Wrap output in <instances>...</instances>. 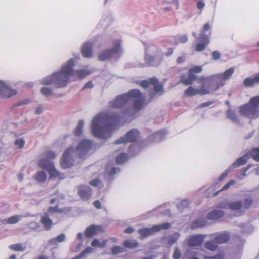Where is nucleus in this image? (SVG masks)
Masks as SVG:
<instances>
[{
  "mask_svg": "<svg viewBox=\"0 0 259 259\" xmlns=\"http://www.w3.org/2000/svg\"><path fill=\"white\" fill-rule=\"evenodd\" d=\"M132 100H134L133 109L126 108L122 112L121 116L115 112L100 113L96 115L91 124L93 135L98 138L110 137L112 131L122 120L125 122L127 115L132 117L134 112L140 110L147 103L139 89H132L126 94L117 96L110 103V106L116 109L122 108Z\"/></svg>",
  "mask_w": 259,
  "mask_h": 259,
  "instance_id": "f257e3e1",
  "label": "nucleus"
},
{
  "mask_svg": "<svg viewBox=\"0 0 259 259\" xmlns=\"http://www.w3.org/2000/svg\"><path fill=\"white\" fill-rule=\"evenodd\" d=\"M234 69L231 67L226 70L223 73L214 75L209 77H205L202 81L196 80L201 85L198 89L193 87H189L184 93V97H192L197 95H205L211 94L224 86L233 75Z\"/></svg>",
  "mask_w": 259,
  "mask_h": 259,
  "instance_id": "f03ea898",
  "label": "nucleus"
},
{
  "mask_svg": "<svg viewBox=\"0 0 259 259\" xmlns=\"http://www.w3.org/2000/svg\"><path fill=\"white\" fill-rule=\"evenodd\" d=\"M74 61L73 59L68 60L59 71L53 73L42 80L43 84H54L56 88H63L67 85L69 78L73 75L78 78H83L91 73L90 71L85 69L73 70Z\"/></svg>",
  "mask_w": 259,
  "mask_h": 259,
  "instance_id": "7ed1b4c3",
  "label": "nucleus"
},
{
  "mask_svg": "<svg viewBox=\"0 0 259 259\" xmlns=\"http://www.w3.org/2000/svg\"><path fill=\"white\" fill-rule=\"evenodd\" d=\"M239 113L246 117L253 119L259 117V96L251 98L248 104L240 106Z\"/></svg>",
  "mask_w": 259,
  "mask_h": 259,
  "instance_id": "20e7f679",
  "label": "nucleus"
},
{
  "mask_svg": "<svg viewBox=\"0 0 259 259\" xmlns=\"http://www.w3.org/2000/svg\"><path fill=\"white\" fill-rule=\"evenodd\" d=\"M140 85L144 89L152 88L153 91L156 94L162 95L164 92L163 85L155 77L148 79L143 80L140 82Z\"/></svg>",
  "mask_w": 259,
  "mask_h": 259,
  "instance_id": "39448f33",
  "label": "nucleus"
},
{
  "mask_svg": "<svg viewBox=\"0 0 259 259\" xmlns=\"http://www.w3.org/2000/svg\"><path fill=\"white\" fill-rule=\"evenodd\" d=\"M178 74L180 79V82L185 85H191L195 80H199L202 81L205 79V76H192L189 73V70L186 71L185 68L180 69L178 71Z\"/></svg>",
  "mask_w": 259,
  "mask_h": 259,
  "instance_id": "423d86ee",
  "label": "nucleus"
},
{
  "mask_svg": "<svg viewBox=\"0 0 259 259\" xmlns=\"http://www.w3.org/2000/svg\"><path fill=\"white\" fill-rule=\"evenodd\" d=\"M120 44V40H115L112 49H107L99 54V60L101 61H106L111 58L114 54L119 53L121 50Z\"/></svg>",
  "mask_w": 259,
  "mask_h": 259,
  "instance_id": "0eeeda50",
  "label": "nucleus"
},
{
  "mask_svg": "<svg viewBox=\"0 0 259 259\" xmlns=\"http://www.w3.org/2000/svg\"><path fill=\"white\" fill-rule=\"evenodd\" d=\"M39 166L46 170L50 178H60L59 172L55 168L54 163L48 159H41L38 162Z\"/></svg>",
  "mask_w": 259,
  "mask_h": 259,
  "instance_id": "6e6552de",
  "label": "nucleus"
},
{
  "mask_svg": "<svg viewBox=\"0 0 259 259\" xmlns=\"http://www.w3.org/2000/svg\"><path fill=\"white\" fill-rule=\"evenodd\" d=\"M170 226V224L168 223H164L161 224L155 225L151 228H141L138 230L139 233L143 237H147L155 232H158L161 230L168 229Z\"/></svg>",
  "mask_w": 259,
  "mask_h": 259,
  "instance_id": "1a4fd4ad",
  "label": "nucleus"
},
{
  "mask_svg": "<svg viewBox=\"0 0 259 259\" xmlns=\"http://www.w3.org/2000/svg\"><path fill=\"white\" fill-rule=\"evenodd\" d=\"M75 151L73 147H69L65 150L60 161L61 166L63 168H69L73 165L72 155Z\"/></svg>",
  "mask_w": 259,
  "mask_h": 259,
  "instance_id": "9d476101",
  "label": "nucleus"
},
{
  "mask_svg": "<svg viewBox=\"0 0 259 259\" xmlns=\"http://www.w3.org/2000/svg\"><path fill=\"white\" fill-rule=\"evenodd\" d=\"M140 137V133L136 129H132L126 133L124 137L116 140L115 144H119L121 143L126 144L129 142H133L137 141Z\"/></svg>",
  "mask_w": 259,
  "mask_h": 259,
  "instance_id": "9b49d317",
  "label": "nucleus"
},
{
  "mask_svg": "<svg viewBox=\"0 0 259 259\" xmlns=\"http://www.w3.org/2000/svg\"><path fill=\"white\" fill-rule=\"evenodd\" d=\"M16 94V90L11 89L4 82L0 81V99L10 98Z\"/></svg>",
  "mask_w": 259,
  "mask_h": 259,
  "instance_id": "f8f14e48",
  "label": "nucleus"
},
{
  "mask_svg": "<svg viewBox=\"0 0 259 259\" xmlns=\"http://www.w3.org/2000/svg\"><path fill=\"white\" fill-rule=\"evenodd\" d=\"M205 235H195L190 237L187 241L188 245L190 247L198 246L202 244Z\"/></svg>",
  "mask_w": 259,
  "mask_h": 259,
  "instance_id": "ddd939ff",
  "label": "nucleus"
},
{
  "mask_svg": "<svg viewBox=\"0 0 259 259\" xmlns=\"http://www.w3.org/2000/svg\"><path fill=\"white\" fill-rule=\"evenodd\" d=\"M78 194L81 199L87 200L91 196L92 190L88 186H79L78 187Z\"/></svg>",
  "mask_w": 259,
  "mask_h": 259,
  "instance_id": "4468645a",
  "label": "nucleus"
},
{
  "mask_svg": "<svg viewBox=\"0 0 259 259\" xmlns=\"http://www.w3.org/2000/svg\"><path fill=\"white\" fill-rule=\"evenodd\" d=\"M92 142L88 140L81 141L76 147V150L79 154L86 152L92 147Z\"/></svg>",
  "mask_w": 259,
  "mask_h": 259,
  "instance_id": "2eb2a0df",
  "label": "nucleus"
},
{
  "mask_svg": "<svg viewBox=\"0 0 259 259\" xmlns=\"http://www.w3.org/2000/svg\"><path fill=\"white\" fill-rule=\"evenodd\" d=\"M93 44L91 42H86L82 46L81 53L83 57L91 58L93 56Z\"/></svg>",
  "mask_w": 259,
  "mask_h": 259,
  "instance_id": "dca6fc26",
  "label": "nucleus"
},
{
  "mask_svg": "<svg viewBox=\"0 0 259 259\" xmlns=\"http://www.w3.org/2000/svg\"><path fill=\"white\" fill-rule=\"evenodd\" d=\"M259 83V73L253 77H247L243 80V84L246 88L252 87Z\"/></svg>",
  "mask_w": 259,
  "mask_h": 259,
  "instance_id": "f3484780",
  "label": "nucleus"
},
{
  "mask_svg": "<svg viewBox=\"0 0 259 259\" xmlns=\"http://www.w3.org/2000/svg\"><path fill=\"white\" fill-rule=\"evenodd\" d=\"M40 223L47 230H50L53 225L52 220L50 218L49 214L45 213L41 217Z\"/></svg>",
  "mask_w": 259,
  "mask_h": 259,
  "instance_id": "a211bd4d",
  "label": "nucleus"
},
{
  "mask_svg": "<svg viewBox=\"0 0 259 259\" xmlns=\"http://www.w3.org/2000/svg\"><path fill=\"white\" fill-rule=\"evenodd\" d=\"M200 38L204 41V42L199 43L196 45L195 50L197 52H201L203 51L209 43V40L208 37L207 35H204L203 34L201 35Z\"/></svg>",
  "mask_w": 259,
  "mask_h": 259,
  "instance_id": "6ab92c4d",
  "label": "nucleus"
},
{
  "mask_svg": "<svg viewBox=\"0 0 259 259\" xmlns=\"http://www.w3.org/2000/svg\"><path fill=\"white\" fill-rule=\"evenodd\" d=\"M230 238V235L227 233L219 234L214 237V239L216 243L222 244L227 242Z\"/></svg>",
  "mask_w": 259,
  "mask_h": 259,
  "instance_id": "aec40b11",
  "label": "nucleus"
},
{
  "mask_svg": "<svg viewBox=\"0 0 259 259\" xmlns=\"http://www.w3.org/2000/svg\"><path fill=\"white\" fill-rule=\"evenodd\" d=\"M224 213L220 210H214L208 213L207 218L209 220H217L223 217Z\"/></svg>",
  "mask_w": 259,
  "mask_h": 259,
  "instance_id": "412c9836",
  "label": "nucleus"
},
{
  "mask_svg": "<svg viewBox=\"0 0 259 259\" xmlns=\"http://www.w3.org/2000/svg\"><path fill=\"white\" fill-rule=\"evenodd\" d=\"M100 229V227L95 225H91L84 231V235L88 237H92L96 235L97 231Z\"/></svg>",
  "mask_w": 259,
  "mask_h": 259,
  "instance_id": "4be33fe9",
  "label": "nucleus"
},
{
  "mask_svg": "<svg viewBox=\"0 0 259 259\" xmlns=\"http://www.w3.org/2000/svg\"><path fill=\"white\" fill-rule=\"evenodd\" d=\"M242 202L241 201H233L229 203V208L237 211L242 209Z\"/></svg>",
  "mask_w": 259,
  "mask_h": 259,
  "instance_id": "5701e85b",
  "label": "nucleus"
},
{
  "mask_svg": "<svg viewBox=\"0 0 259 259\" xmlns=\"http://www.w3.org/2000/svg\"><path fill=\"white\" fill-rule=\"evenodd\" d=\"M247 154L243 155L242 156L238 158L236 161L233 163L232 166L235 167H237L245 164L247 162Z\"/></svg>",
  "mask_w": 259,
  "mask_h": 259,
  "instance_id": "b1692460",
  "label": "nucleus"
},
{
  "mask_svg": "<svg viewBox=\"0 0 259 259\" xmlns=\"http://www.w3.org/2000/svg\"><path fill=\"white\" fill-rule=\"evenodd\" d=\"M22 218L23 216L20 215H13L5 220L4 221L9 224H14L18 223Z\"/></svg>",
  "mask_w": 259,
  "mask_h": 259,
  "instance_id": "393cba45",
  "label": "nucleus"
},
{
  "mask_svg": "<svg viewBox=\"0 0 259 259\" xmlns=\"http://www.w3.org/2000/svg\"><path fill=\"white\" fill-rule=\"evenodd\" d=\"M253 201V199L251 197L245 198L242 202V209L245 210L248 209L252 205Z\"/></svg>",
  "mask_w": 259,
  "mask_h": 259,
  "instance_id": "a878e982",
  "label": "nucleus"
},
{
  "mask_svg": "<svg viewBox=\"0 0 259 259\" xmlns=\"http://www.w3.org/2000/svg\"><path fill=\"white\" fill-rule=\"evenodd\" d=\"M138 242L134 240H127L124 241L123 243V245L124 247L129 248H135L138 247Z\"/></svg>",
  "mask_w": 259,
  "mask_h": 259,
  "instance_id": "bb28decb",
  "label": "nucleus"
},
{
  "mask_svg": "<svg viewBox=\"0 0 259 259\" xmlns=\"http://www.w3.org/2000/svg\"><path fill=\"white\" fill-rule=\"evenodd\" d=\"M256 161H259V147L252 148L248 153Z\"/></svg>",
  "mask_w": 259,
  "mask_h": 259,
  "instance_id": "cd10ccee",
  "label": "nucleus"
},
{
  "mask_svg": "<svg viewBox=\"0 0 259 259\" xmlns=\"http://www.w3.org/2000/svg\"><path fill=\"white\" fill-rule=\"evenodd\" d=\"M205 248L210 250L211 251H214L218 248V244L214 241H208L205 242L204 244Z\"/></svg>",
  "mask_w": 259,
  "mask_h": 259,
  "instance_id": "c85d7f7f",
  "label": "nucleus"
},
{
  "mask_svg": "<svg viewBox=\"0 0 259 259\" xmlns=\"http://www.w3.org/2000/svg\"><path fill=\"white\" fill-rule=\"evenodd\" d=\"M107 243V240L106 239H104L101 242H100L98 239H95L92 242L91 244L93 247L103 248L106 246Z\"/></svg>",
  "mask_w": 259,
  "mask_h": 259,
  "instance_id": "c756f323",
  "label": "nucleus"
},
{
  "mask_svg": "<svg viewBox=\"0 0 259 259\" xmlns=\"http://www.w3.org/2000/svg\"><path fill=\"white\" fill-rule=\"evenodd\" d=\"M83 121L79 120L78 123L74 131V135L76 136H80L83 132Z\"/></svg>",
  "mask_w": 259,
  "mask_h": 259,
  "instance_id": "7c9ffc66",
  "label": "nucleus"
},
{
  "mask_svg": "<svg viewBox=\"0 0 259 259\" xmlns=\"http://www.w3.org/2000/svg\"><path fill=\"white\" fill-rule=\"evenodd\" d=\"M47 174L44 171H39L36 173L35 179L40 183L44 182L47 179Z\"/></svg>",
  "mask_w": 259,
  "mask_h": 259,
  "instance_id": "2f4dec72",
  "label": "nucleus"
},
{
  "mask_svg": "<svg viewBox=\"0 0 259 259\" xmlns=\"http://www.w3.org/2000/svg\"><path fill=\"white\" fill-rule=\"evenodd\" d=\"M189 70L190 75L196 76L195 74L200 73L202 71V67L201 66H194L190 68Z\"/></svg>",
  "mask_w": 259,
  "mask_h": 259,
  "instance_id": "473e14b6",
  "label": "nucleus"
},
{
  "mask_svg": "<svg viewBox=\"0 0 259 259\" xmlns=\"http://www.w3.org/2000/svg\"><path fill=\"white\" fill-rule=\"evenodd\" d=\"M10 249L16 251H23L25 249L26 247L22 245V244H15L11 245L9 246Z\"/></svg>",
  "mask_w": 259,
  "mask_h": 259,
  "instance_id": "72a5a7b5",
  "label": "nucleus"
},
{
  "mask_svg": "<svg viewBox=\"0 0 259 259\" xmlns=\"http://www.w3.org/2000/svg\"><path fill=\"white\" fill-rule=\"evenodd\" d=\"M127 159V155L124 153H121L116 158V162L117 164H122L125 162Z\"/></svg>",
  "mask_w": 259,
  "mask_h": 259,
  "instance_id": "f704fd0d",
  "label": "nucleus"
},
{
  "mask_svg": "<svg viewBox=\"0 0 259 259\" xmlns=\"http://www.w3.org/2000/svg\"><path fill=\"white\" fill-rule=\"evenodd\" d=\"M40 92L45 97L50 96L53 94V91L48 87L42 88Z\"/></svg>",
  "mask_w": 259,
  "mask_h": 259,
  "instance_id": "c9c22d12",
  "label": "nucleus"
},
{
  "mask_svg": "<svg viewBox=\"0 0 259 259\" xmlns=\"http://www.w3.org/2000/svg\"><path fill=\"white\" fill-rule=\"evenodd\" d=\"M235 181L234 180H233L230 181L229 182H228L227 184H226L219 191L216 192L214 194V196L217 195V194H218L220 191H224V190H226L228 189L231 186L235 184Z\"/></svg>",
  "mask_w": 259,
  "mask_h": 259,
  "instance_id": "e433bc0d",
  "label": "nucleus"
},
{
  "mask_svg": "<svg viewBox=\"0 0 259 259\" xmlns=\"http://www.w3.org/2000/svg\"><path fill=\"white\" fill-rule=\"evenodd\" d=\"M124 251V248L119 246H115L111 248V252L113 254H117L123 252Z\"/></svg>",
  "mask_w": 259,
  "mask_h": 259,
  "instance_id": "4c0bfd02",
  "label": "nucleus"
},
{
  "mask_svg": "<svg viewBox=\"0 0 259 259\" xmlns=\"http://www.w3.org/2000/svg\"><path fill=\"white\" fill-rule=\"evenodd\" d=\"M205 259H224L225 258V254L223 253L220 252L213 256H205Z\"/></svg>",
  "mask_w": 259,
  "mask_h": 259,
  "instance_id": "58836bf2",
  "label": "nucleus"
},
{
  "mask_svg": "<svg viewBox=\"0 0 259 259\" xmlns=\"http://www.w3.org/2000/svg\"><path fill=\"white\" fill-rule=\"evenodd\" d=\"M155 57L151 55H147L145 57L146 63L148 66L151 65L152 63L155 61Z\"/></svg>",
  "mask_w": 259,
  "mask_h": 259,
  "instance_id": "ea45409f",
  "label": "nucleus"
},
{
  "mask_svg": "<svg viewBox=\"0 0 259 259\" xmlns=\"http://www.w3.org/2000/svg\"><path fill=\"white\" fill-rule=\"evenodd\" d=\"M63 212V210L62 209H59L58 206H55L54 207H50L48 209V212L49 213H62Z\"/></svg>",
  "mask_w": 259,
  "mask_h": 259,
  "instance_id": "a19ab883",
  "label": "nucleus"
},
{
  "mask_svg": "<svg viewBox=\"0 0 259 259\" xmlns=\"http://www.w3.org/2000/svg\"><path fill=\"white\" fill-rule=\"evenodd\" d=\"M25 144V141L22 139H17L15 142V145L18 146L19 148H22Z\"/></svg>",
  "mask_w": 259,
  "mask_h": 259,
  "instance_id": "79ce46f5",
  "label": "nucleus"
},
{
  "mask_svg": "<svg viewBox=\"0 0 259 259\" xmlns=\"http://www.w3.org/2000/svg\"><path fill=\"white\" fill-rule=\"evenodd\" d=\"M46 156L48 159H53L56 157V154L54 152L49 150L46 152Z\"/></svg>",
  "mask_w": 259,
  "mask_h": 259,
  "instance_id": "37998d69",
  "label": "nucleus"
},
{
  "mask_svg": "<svg viewBox=\"0 0 259 259\" xmlns=\"http://www.w3.org/2000/svg\"><path fill=\"white\" fill-rule=\"evenodd\" d=\"M189 205V202L187 200H182L178 205L179 209H182L183 207H187Z\"/></svg>",
  "mask_w": 259,
  "mask_h": 259,
  "instance_id": "c03bdc74",
  "label": "nucleus"
},
{
  "mask_svg": "<svg viewBox=\"0 0 259 259\" xmlns=\"http://www.w3.org/2000/svg\"><path fill=\"white\" fill-rule=\"evenodd\" d=\"M90 184L94 187H99L101 182L98 179H95L90 182Z\"/></svg>",
  "mask_w": 259,
  "mask_h": 259,
  "instance_id": "a18cd8bd",
  "label": "nucleus"
},
{
  "mask_svg": "<svg viewBox=\"0 0 259 259\" xmlns=\"http://www.w3.org/2000/svg\"><path fill=\"white\" fill-rule=\"evenodd\" d=\"M218 207L224 209L229 208V203L226 201L221 202L218 204Z\"/></svg>",
  "mask_w": 259,
  "mask_h": 259,
  "instance_id": "49530a36",
  "label": "nucleus"
},
{
  "mask_svg": "<svg viewBox=\"0 0 259 259\" xmlns=\"http://www.w3.org/2000/svg\"><path fill=\"white\" fill-rule=\"evenodd\" d=\"M212 57L215 60H219L221 57V54L217 51H214L212 52Z\"/></svg>",
  "mask_w": 259,
  "mask_h": 259,
  "instance_id": "de8ad7c7",
  "label": "nucleus"
},
{
  "mask_svg": "<svg viewBox=\"0 0 259 259\" xmlns=\"http://www.w3.org/2000/svg\"><path fill=\"white\" fill-rule=\"evenodd\" d=\"M229 172L230 170L227 169L225 172H223L219 178V181L221 182L223 181L226 177H227Z\"/></svg>",
  "mask_w": 259,
  "mask_h": 259,
  "instance_id": "09e8293b",
  "label": "nucleus"
},
{
  "mask_svg": "<svg viewBox=\"0 0 259 259\" xmlns=\"http://www.w3.org/2000/svg\"><path fill=\"white\" fill-rule=\"evenodd\" d=\"M181 253L178 249H176L173 254V257L175 259H179L181 257Z\"/></svg>",
  "mask_w": 259,
  "mask_h": 259,
  "instance_id": "8fccbe9b",
  "label": "nucleus"
},
{
  "mask_svg": "<svg viewBox=\"0 0 259 259\" xmlns=\"http://www.w3.org/2000/svg\"><path fill=\"white\" fill-rule=\"evenodd\" d=\"M65 237L64 234H61L59 235H58L55 240H56L57 242H62L65 240Z\"/></svg>",
  "mask_w": 259,
  "mask_h": 259,
  "instance_id": "3c124183",
  "label": "nucleus"
},
{
  "mask_svg": "<svg viewBox=\"0 0 259 259\" xmlns=\"http://www.w3.org/2000/svg\"><path fill=\"white\" fill-rule=\"evenodd\" d=\"M201 221L199 220L195 221L192 224L193 226L194 227H200L204 225V223H199Z\"/></svg>",
  "mask_w": 259,
  "mask_h": 259,
  "instance_id": "603ef678",
  "label": "nucleus"
},
{
  "mask_svg": "<svg viewBox=\"0 0 259 259\" xmlns=\"http://www.w3.org/2000/svg\"><path fill=\"white\" fill-rule=\"evenodd\" d=\"M92 251H93V249L91 247H88L80 253L82 254V255L83 256L85 254L90 253Z\"/></svg>",
  "mask_w": 259,
  "mask_h": 259,
  "instance_id": "864d4df0",
  "label": "nucleus"
},
{
  "mask_svg": "<svg viewBox=\"0 0 259 259\" xmlns=\"http://www.w3.org/2000/svg\"><path fill=\"white\" fill-rule=\"evenodd\" d=\"M93 87L94 84L93 82L91 81H89L88 82L85 83L82 89H85L88 88L91 89L93 88Z\"/></svg>",
  "mask_w": 259,
  "mask_h": 259,
  "instance_id": "5fc2aeb1",
  "label": "nucleus"
},
{
  "mask_svg": "<svg viewBox=\"0 0 259 259\" xmlns=\"http://www.w3.org/2000/svg\"><path fill=\"white\" fill-rule=\"evenodd\" d=\"M205 6V4L202 1H199L197 3L196 7L199 10H202Z\"/></svg>",
  "mask_w": 259,
  "mask_h": 259,
  "instance_id": "6e6d98bb",
  "label": "nucleus"
},
{
  "mask_svg": "<svg viewBox=\"0 0 259 259\" xmlns=\"http://www.w3.org/2000/svg\"><path fill=\"white\" fill-rule=\"evenodd\" d=\"M185 59H186V57H185V55H183V56H180L177 58L176 62L177 64H181V63L184 62V61L185 60Z\"/></svg>",
  "mask_w": 259,
  "mask_h": 259,
  "instance_id": "4d7b16f0",
  "label": "nucleus"
},
{
  "mask_svg": "<svg viewBox=\"0 0 259 259\" xmlns=\"http://www.w3.org/2000/svg\"><path fill=\"white\" fill-rule=\"evenodd\" d=\"M228 117L230 118L231 119H236V114L231 111H229L228 112Z\"/></svg>",
  "mask_w": 259,
  "mask_h": 259,
  "instance_id": "13d9d810",
  "label": "nucleus"
},
{
  "mask_svg": "<svg viewBox=\"0 0 259 259\" xmlns=\"http://www.w3.org/2000/svg\"><path fill=\"white\" fill-rule=\"evenodd\" d=\"M94 206L97 209H101L102 207L101 203L98 200L94 202Z\"/></svg>",
  "mask_w": 259,
  "mask_h": 259,
  "instance_id": "bf43d9fd",
  "label": "nucleus"
},
{
  "mask_svg": "<svg viewBox=\"0 0 259 259\" xmlns=\"http://www.w3.org/2000/svg\"><path fill=\"white\" fill-rule=\"evenodd\" d=\"M188 38L185 35L180 36L179 38V41L181 43H185L187 41Z\"/></svg>",
  "mask_w": 259,
  "mask_h": 259,
  "instance_id": "052dcab7",
  "label": "nucleus"
},
{
  "mask_svg": "<svg viewBox=\"0 0 259 259\" xmlns=\"http://www.w3.org/2000/svg\"><path fill=\"white\" fill-rule=\"evenodd\" d=\"M212 103H213V102H210V101L204 102V103L201 104L199 105V107L200 108H204V107L211 105Z\"/></svg>",
  "mask_w": 259,
  "mask_h": 259,
  "instance_id": "680f3d73",
  "label": "nucleus"
},
{
  "mask_svg": "<svg viewBox=\"0 0 259 259\" xmlns=\"http://www.w3.org/2000/svg\"><path fill=\"white\" fill-rule=\"evenodd\" d=\"M210 26L209 23H205L202 28L203 32L208 30L210 29Z\"/></svg>",
  "mask_w": 259,
  "mask_h": 259,
  "instance_id": "e2e57ef3",
  "label": "nucleus"
},
{
  "mask_svg": "<svg viewBox=\"0 0 259 259\" xmlns=\"http://www.w3.org/2000/svg\"><path fill=\"white\" fill-rule=\"evenodd\" d=\"M134 231V229L131 227H128L126 229L124 230V233L131 234Z\"/></svg>",
  "mask_w": 259,
  "mask_h": 259,
  "instance_id": "0e129e2a",
  "label": "nucleus"
},
{
  "mask_svg": "<svg viewBox=\"0 0 259 259\" xmlns=\"http://www.w3.org/2000/svg\"><path fill=\"white\" fill-rule=\"evenodd\" d=\"M174 50L172 48H168L167 52L165 53V55L167 57L171 55L173 53Z\"/></svg>",
  "mask_w": 259,
  "mask_h": 259,
  "instance_id": "69168bd1",
  "label": "nucleus"
},
{
  "mask_svg": "<svg viewBox=\"0 0 259 259\" xmlns=\"http://www.w3.org/2000/svg\"><path fill=\"white\" fill-rule=\"evenodd\" d=\"M116 172V168L115 167H113L111 168V171L109 172V175L110 176L113 175L115 174Z\"/></svg>",
  "mask_w": 259,
  "mask_h": 259,
  "instance_id": "338daca9",
  "label": "nucleus"
},
{
  "mask_svg": "<svg viewBox=\"0 0 259 259\" xmlns=\"http://www.w3.org/2000/svg\"><path fill=\"white\" fill-rule=\"evenodd\" d=\"M177 238H176L174 237L170 238L169 240V244H172L175 243L177 241Z\"/></svg>",
  "mask_w": 259,
  "mask_h": 259,
  "instance_id": "774afa93",
  "label": "nucleus"
}]
</instances>
